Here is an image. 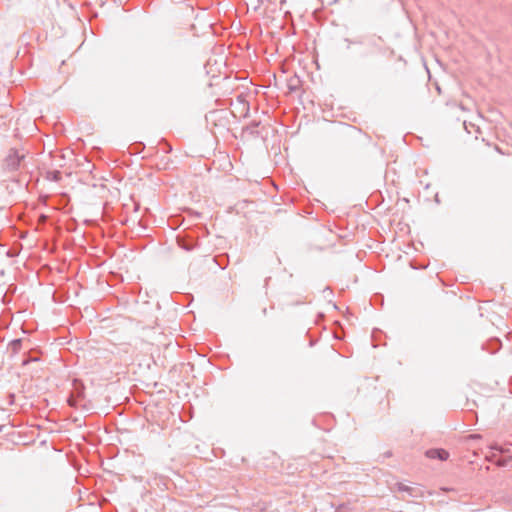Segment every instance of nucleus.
Returning a JSON list of instances; mask_svg holds the SVG:
<instances>
[{
    "instance_id": "3",
    "label": "nucleus",
    "mask_w": 512,
    "mask_h": 512,
    "mask_svg": "<svg viewBox=\"0 0 512 512\" xmlns=\"http://www.w3.org/2000/svg\"><path fill=\"white\" fill-rule=\"evenodd\" d=\"M397 490L399 492H406L411 497H417L418 496V489L414 487L407 486L403 483H397Z\"/></svg>"
},
{
    "instance_id": "1",
    "label": "nucleus",
    "mask_w": 512,
    "mask_h": 512,
    "mask_svg": "<svg viewBox=\"0 0 512 512\" xmlns=\"http://www.w3.org/2000/svg\"><path fill=\"white\" fill-rule=\"evenodd\" d=\"M24 155H20L16 149H11L4 160V167L8 171H15L19 168Z\"/></svg>"
},
{
    "instance_id": "8",
    "label": "nucleus",
    "mask_w": 512,
    "mask_h": 512,
    "mask_svg": "<svg viewBox=\"0 0 512 512\" xmlns=\"http://www.w3.org/2000/svg\"><path fill=\"white\" fill-rule=\"evenodd\" d=\"M68 402H69V404H70L71 406H74V405H75V402H74V400H72V399H69V400H68Z\"/></svg>"
},
{
    "instance_id": "5",
    "label": "nucleus",
    "mask_w": 512,
    "mask_h": 512,
    "mask_svg": "<svg viewBox=\"0 0 512 512\" xmlns=\"http://www.w3.org/2000/svg\"><path fill=\"white\" fill-rule=\"evenodd\" d=\"M248 5L252 7L253 10L257 11L263 4L262 0H247Z\"/></svg>"
},
{
    "instance_id": "6",
    "label": "nucleus",
    "mask_w": 512,
    "mask_h": 512,
    "mask_svg": "<svg viewBox=\"0 0 512 512\" xmlns=\"http://www.w3.org/2000/svg\"><path fill=\"white\" fill-rule=\"evenodd\" d=\"M490 449L491 450H495V451H498L500 453H504V447L498 445L497 443H494V444H491L490 445Z\"/></svg>"
},
{
    "instance_id": "11",
    "label": "nucleus",
    "mask_w": 512,
    "mask_h": 512,
    "mask_svg": "<svg viewBox=\"0 0 512 512\" xmlns=\"http://www.w3.org/2000/svg\"><path fill=\"white\" fill-rule=\"evenodd\" d=\"M508 451H509V449L504 448V453H507Z\"/></svg>"
},
{
    "instance_id": "9",
    "label": "nucleus",
    "mask_w": 512,
    "mask_h": 512,
    "mask_svg": "<svg viewBox=\"0 0 512 512\" xmlns=\"http://www.w3.org/2000/svg\"><path fill=\"white\" fill-rule=\"evenodd\" d=\"M172 150V147L167 145V149L165 150V152H170Z\"/></svg>"
},
{
    "instance_id": "2",
    "label": "nucleus",
    "mask_w": 512,
    "mask_h": 512,
    "mask_svg": "<svg viewBox=\"0 0 512 512\" xmlns=\"http://www.w3.org/2000/svg\"><path fill=\"white\" fill-rule=\"evenodd\" d=\"M426 456L431 459L447 460L449 453L444 449H430L426 451Z\"/></svg>"
},
{
    "instance_id": "7",
    "label": "nucleus",
    "mask_w": 512,
    "mask_h": 512,
    "mask_svg": "<svg viewBox=\"0 0 512 512\" xmlns=\"http://www.w3.org/2000/svg\"><path fill=\"white\" fill-rule=\"evenodd\" d=\"M263 1V4L265 5H271V4H274L275 3V0H262Z\"/></svg>"
},
{
    "instance_id": "10",
    "label": "nucleus",
    "mask_w": 512,
    "mask_h": 512,
    "mask_svg": "<svg viewBox=\"0 0 512 512\" xmlns=\"http://www.w3.org/2000/svg\"><path fill=\"white\" fill-rule=\"evenodd\" d=\"M183 248L187 251L191 250V247L190 246H183Z\"/></svg>"
},
{
    "instance_id": "4",
    "label": "nucleus",
    "mask_w": 512,
    "mask_h": 512,
    "mask_svg": "<svg viewBox=\"0 0 512 512\" xmlns=\"http://www.w3.org/2000/svg\"><path fill=\"white\" fill-rule=\"evenodd\" d=\"M21 346H22L21 339H14L9 344V347L13 353H17L21 349Z\"/></svg>"
}]
</instances>
